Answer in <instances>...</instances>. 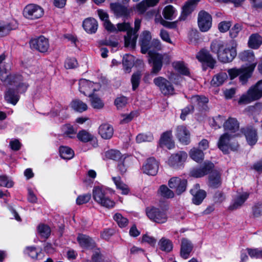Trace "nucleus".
I'll use <instances>...</instances> for the list:
<instances>
[{"label": "nucleus", "instance_id": "nucleus-61", "mask_svg": "<svg viewBox=\"0 0 262 262\" xmlns=\"http://www.w3.org/2000/svg\"><path fill=\"white\" fill-rule=\"evenodd\" d=\"M243 26L241 24H236L230 30V36L231 38H235L238 36L239 32L242 30Z\"/></svg>", "mask_w": 262, "mask_h": 262}, {"label": "nucleus", "instance_id": "nucleus-7", "mask_svg": "<svg viewBox=\"0 0 262 262\" xmlns=\"http://www.w3.org/2000/svg\"><path fill=\"white\" fill-rule=\"evenodd\" d=\"M153 82L164 95H173L174 93L172 84L166 78L159 76L155 78Z\"/></svg>", "mask_w": 262, "mask_h": 262}, {"label": "nucleus", "instance_id": "nucleus-3", "mask_svg": "<svg viewBox=\"0 0 262 262\" xmlns=\"http://www.w3.org/2000/svg\"><path fill=\"white\" fill-rule=\"evenodd\" d=\"M108 189L102 186H94L92 191L94 200L99 205L106 208H112L115 202L107 195Z\"/></svg>", "mask_w": 262, "mask_h": 262}, {"label": "nucleus", "instance_id": "nucleus-9", "mask_svg": "<svg viewBox=\"0 0 262 262\" xmlns=\"http://www.w3.org/2000/svg\"><path fill=\"white\" fill-rule=\"evenodd\" d=\"M198 26L202 32L208 31L212 25V17L205 11L202 10L198 14Z\"/></svg>", "mask_w": 262, "mask_h": 262}, {"label": "nucleus", "instance_id": "nucleus-59", "mask_svg": "<svg viewBox=\"0 0 262 262\" xmlns=\"http://www.w3.org/2000/svg\"><path fill=\"white\" fill-rule=\"evenodd\" d=\"M0 185L1 186L10 188L13 186V182L9 177L5 175L0 176Z\"/></svg>", "mask_w": 262, "mask_h": 262}, {"label": "nucleus", "instance_id": "nucleus-62", "mask_svg": "<svg viewBox=\"0 0 262 262\" xmlns=\"http://www.w3.org/2000/svg\"><path fill=\"white\" fill-rule=\"evenodd\" d=\"M91 198V194L90 193L83 194L79 195L76 199L77 205H82L89 202Z\"/></svg>", "mask_w": 262, "mask_h": 262}, {"label": "nucleus", "instance_id": "nucleus-32", "mask_svg": "<svg viewBox=\"0 0 262 262\" xmlns=\"http://www.w3.org/2000/svg\"><path fill=\"white\" fill-rule=\"evenodd\" d=\"M198 0H189L183 7L182 19H184L185 17L190 14L195 8Z\"/></svg>", "mask_w": 262, "mask_h": 262}, {"label": "nucleus", "instance_id": "nucleus-56", "mask_svg": "<svg viewBox=\"0 0 262 262\" xmlns=\"http://www.w3.org/2000/svg\"><path fill=\"white\" fill-rule=\"evenodd\" d=\"M11 76L9 73V70L6 69H3L2 66H0V79L5 83H10V79Z\"/></svg>", "mask_w": 262, "mask_h": 262}, {"label": "nucleus", "instance_id": "nucleus-44", "mask_svg": "<svg viewBox=\"0 0 262 262\" xmlns=\"http://www.w3.org/2000/svg\"><path fill=\"white\" fill-rule=\"evenodd\" d=\"M238 57L240 58V59L244 61H248L249 62H252L251 64L255 62H254L255 57L254 53L252 51H244L239 54Z\"/></svg>", "mask_w": 262, "mask_h": 262}, {"label": "nucleus", "instance_id": "nucleus-54", "mask_svg": "<svg viewBox=\"0 0 262 262\" xmlns=\"http://www.w3.org/2000/svg\"><path fill=\"white\" fill-rule=\"evenodd\" d=\"M114 219L121 228L125 227L128 224L127 219L119 213H116L114 215Z\"/></svg>", "mask_w": 262, "mask_h": 262}, {"label": "nucleus", "instance_id": "nucleus-15", "mask_svg": "<svg viewBox=\"0 0 262 262\" xmlns=\"http://www.w3.org/2000/svg\"><path fill=\"white\" fill-rule=\"evenodd\" d=\"M159 166V162L154 158H150L142 166L143 171L148 175L156 176L158 171Z\"/></svg>", "mask_w": 262, "mask_h": 262}, {"label": "nucleus", "instance_id": "nucleus-38", "mask_svg": "<svg viewBox=\"0 0 262 262\" xmlns=\"http://www.w3.org/2000/svg\"><path fill=\"white\" fill-rule=\"evenodd\" d=\"M71 107L78 112H83L88 109V105L86 103L79 99H74L71 103Z\"/></svg>", "mask_w": 262, "mask_h": 262}, {"label": "nucleus", "instance_id": "nucleus-20", "mask_svg": "<svg viewBox=\"0 0 262 262\" xmlns=\"http://www.w3.org/2000/svg\"><path fill=\"white\" fill-rule=\"evenodd\" d=\"M196 57L200 62L206 63L211 69L214 68L216 61L207 51H201L198 53Z\"/></svg>", "mask_w": 262, "mask_h": 262}, {"label": "nucleus", "instance_id": "nucleus-33", "mask_svg": "<svg viewBox=\"0 0 262 262\" xmlns=\"http://www.w3.org/2000/svg\"><path fill=\"white\" fill-rule=\"evenodd\" d=\"M248 44L250 48L256 49L262 44V37L257 33L253 34L249 37Z\"/></svg>", "mask_w": 262, "mask_h": 262}, {"label": "nucleus", "instance_id": "nucleus-31", "mask_svg": "<svg viewBox=\"0 0 262 262\" xmlns=\"http://www.w3.org/2000/svg\"><path fill=\"white\" fill-rule=\"evenodd\" d=\"M245 135L248 144L250 145L255 144L257 141V133L255 129L248 127L245 130Z\"/></svg>", "mask_w": 262, "mask_h": 262}, {"label": "nucleus", "instance_id": "nucleus-14", "mask_svg": "<svg viewBox=\"0 0 262 262\" xmlns=\"http://www.w3.org/2000/svg\"><path fill=\"white\" fill-rule=\"evenodd\" d=\"M187 181L179 177H173L168 181V186L172 189H176V193L180 195L185 191Z\"/></svg>", "mask_w": 262, "mask_h": 262}, {"label": "nucleus", "instance_id": "nucleus-26", "mask_svg": "<svg viewBox=\"0 0 262 262\" xmlns=\"http://www.w3.org/2000/svg\"><path fill=\"white\" fill-rule=\"evenodd\" d=\"M83 27L88 33H94L97 30L98 23L94 18H87L83 22Z\"/></svg>", "mask_w": 262, "mask_h": 262}, {"label": "nucleus", "instance_id": "nucleus-51", "mask_svg": "<svg viewBox=\"0 0 262 262\" xmlns=\"http://www.w3.org/2000/svg\"><path fill=\"white\" fill-rule=\"evenodd\" d=\"M90 97L91 98V104L94 108L101 109L103 108L104 106V103L100 98L95 95L94 94H93L91 97Z\"/></svg>", "mask_w": 262, "mask_h": 262}, {"label": "nucleus", "instance_id": "nucleus-36", "mask_svg": "<svg viewBox=\"0 0 262 262\" xmlns=\"http://www.w3.org/2000/svg\"><path fill=\"white\" fill-rule=\"evenodd\" d=\"M112 180L117 188L122 191V194L126 195L129 193V189L128 186L123 183L120 177H114Z\"/></svg>", "mask_w": 262, "mask_h": 262}, {"label": "nucleus", "instance_id": "nucleus-30", "mask_svg": "<svg viewBox=\"0 0 262 262\" xmlns=\"http://www.w3.org/2000/svg\"><path fill=\"white\" fill-rule=\"evenodd\" d=\"M249 193L246 192L238 195L234 200L232 205L229 207L231 210L237 209L241 207L248 198Z\"/></svg>", "mask_w": 262, "mask_h": 262}, {"label": "nucleus", "instance_id": "nucleus-27", "mask_svg": "<svg viewBox=\"0 0 262 262\" xmlns=\"http://www.w3.org/2000/svg\"><path fill=\"white\" fill-rule=\"evenodd\" d=\"M192 245L189 240L186 238H183L182 239L181 248V256L184 259L188 258L189 254L192 251Z\"/></svg>", "mask_w": 262, "mask_h": 262}, {"label": "nucleus", "instance_id": "nucleus-43", "mask_svg": "<svg viewBox=\"0 0 262 262\" xmlns=\"http://www.w3.org/2000/svg\"><path fill=\"white\" fill-rule=\"evenodd\" d=\"M5 98L8 103L15 105L19 100V96L14 90H9L5 94Z\"/></svg>", "mask_w": 262, "mask_h": 262}, {"label": "nucleus", "instance_id": "nucleus-2", "mask_svg": "<svg viewBox=\"0 0 262 262\" xmlns=\"http://www.w3.org/2000/svg\"><path fill=\"white\" fill-rule=\"evenodd\" d=\"M210 49L212 52L217 54L219 60L225 63L232 61L237 54L235 47L233 45L225 47L224 42L219 39L211 42Z\"/></svg>", "mask_w": 262, "mask_h": 262}, {"label": "nucleus", "instance_id": "nucleus-19", "mask_svg": "<svg viewBox=\"0 0 262 262\" xmlns=\"http://www.w3.org/2000/svg\"><path fill=\"white\" fill-rule=\"evenodd\" d=\"M235 136V135L229 134L228 133L222 135L220 137L217 143L220 149L224 153H227L230 148V139Z\"/></svg>", "mask_w": 262, "mask_h": 262}, {"label": "nucleus", "instance_id": "nucleus-55", "mask_svg": "<svg viewBox=\"0 0 262 262\" xmlns=\"http://www.w3.org/2000/svg\"><path fill=\"white\" fill-rule=\"evenodd\" d=\"M154 139L151 134H139L136 137V141L138 143L143 142H151Z\"/></svg>", "mask_w": 262, "mask_h": 262}, {"label": "nucleus", "instance_id": "nucleus-42", "mask_svg": "<svg viewBox=\"0 0 262 262\" xmlns=\"http://www.w3.org/2000/svg\"><path fill=\"white\" fill-rule=\"evenodd\" d=\"M59 151L60 157L64 159L70 160L74 156V151L68 146H60Z\"/></svg>", "mask_w": 262, "mask_h": 262}, {"label": "nucleus", "instance_id": "nucleus-4", "mask_svg": "<svg viewBox=\"0 0 262 262\" xmlns=\"http://www.w3.org/2000/svg\"><path fill=\"white\" fill-rule=\"evenodd\" d=\"M262 97V80L251 87L246 94L243 95L238 100L239 104H248Z\"/></svg>", "mask_w": 262, "mask_h": 262}, {"label": "nucleus", "instance_id": "nucleus-5", "mask_svg": "<svg viewBox=\"0 0 262 262\" xmlns=\"http://www.w3.org/2000/svg\"><path fill=\"white\" fill-rule=\"evenodd\" d=\"M257 62L250 64L249 66L241 69H231L228 71L231 79H234L238 75H240L239 79L243 83H245L247 80L251 76Z\"/></svg>", "mask_w": 262, "mask_h": 262}, {"label": "nucleus", "instance_id": "nucleus-16", "mask_svg": "<svg viewBox=\"0 0 262 262\" xmlns=\"http://www.w3.org/2000/svg\"><path fill=\"white\" fill-rule=\"evenodd\" d=\"M213 167L214 165L212 163L205 162L202 166L199 168H193L190 171V174L192 177L201 178L207 174Z\"/></svg>", "mask_w": 262, "mask_h": 262}, {"label": "nucleus", "instance_id": "nucleus-41", "mask_svg": "<svg viewBox=\"0 0 262 262\" xmlns=\"http://www.w3.org/2000/svg\"><path fill=\"white\" fill-rule=\"evenodd\" d=\"M189 154L190 158L196 162H201L204 159V155L203 151L198 148L191 149Z\"/></svg>", "mask_w": 262, "mask_h": 262}, {"label": "nucleus", "instance_id": "nucleus-45", "mask_svg": "<svg viewBox=\"0 0 262 262\" xmlns=\"http://www.w3.org/2000/svg\"><path fill=\"white\" fill-rule=\"evenodd\" d=\"M105 156L106 158L109 159L118 161L120 160H122V158L124 157L119 150L115 149H111L106 151Z\"/></svg>", "mask_w": 262, "mask_h": 262}, {"label": "nucleus", "instance_id": "nucleus-17", "mask_svg": "<svg viewBox=\"0 0 262 262\" xmlns=\"http://www.w3.org/2000/svg\"><path fill=\"white\" fill-rule=\"evenodd\" d=\"M176 136L182 143L187 145L190 143V134L186 126H178L176 128Z\"/></svg>", "mask_w": 262, "mask_h": 262}, {"label": "nucleus", "instance_id": "nucleus-11", "mask_svg": "<svg viewBox=\"0 0 262 262\" xmlns=\"http://www.w3.org/2000/svg\"><path fill=\"white\" fill-rule=\"evenodd\" d=\"M30 45L31 48L41 53L47 52L49 48V43L48 39L42 36L32 39L30 41Z\"/></svg>", "mask_w": 262, "mask_h": 262}, {"label": "nucleus", "instance_id": "nucleus-12", "mask_svg": "<svg viewBox=\"0 0 262 262\" xmlns=\"http://www.w3.org/2000/svg\"><path fill=\"white\" fill-rule=\"evenodd\" d=\"M187 158V153L183 151L172 154L168 159V165L174 168H181L186 160Z\"/></svg>", "mask_w": 262, "mask_h": 262}, {"label": "nucleus", "instance_id": "nucleus-6", "mask_svg": "<svg viewBox=\"0 0 262 262\" xmlns=\"http://www.w3.org/2000/svg\"><path fill=\"white\" fill-rule=\"evenodd\" d=\"M146 214L150 220L157 223H164L167 220L166 211L162 208H147Z\"/></svg>", "mask_w": 262, "mask_h": 262}, {"label": "nucleus", "instance_id": "nucleus-23", "mask_svg": "<svg viewBox=\"0 0 262 262\" xmlns=\"http://www.w3.org/2000/svg\"><path fill=\"white\" fill-rule=\"evenodd\" d=\"M98 133L102 138L104 139H110L113 135L114 128L110 124L104 123L99 126Z\"/></svg>", "mask_w": 262, "mask_h": 262}, {"label": "nucleus", "instance_id": "nucleus-40", "mask_svg": "<svg viewBox=\"0 0 262 262\" xmlns=\"http://www.w3.org/2000/svg\"><path fill=\"white\" fill-rule=\"evenodd\" d=\"M173 68L181 74L188 75L189 71L183 61H177L172 63Z\"/></svg>", "mask_w": 262, "mask_h": 262}, {"label": "nucleus", "instance_id": "nucleus-50", "mask_svg": "<svg viewBox=\"0 0 262 262\" xmlns=\"http://www.w3.org/2000/svg\"><path fill=\"white\" fill-rule=\"evenodd\" d=\"M175 9L171 5L165 7L163 10V14L165 18L172 20L174 17Z\"/></svg>", "mask_w": 262, "mask_h": 262}, {"label": "nucleus", "instance_id": "nucleus-60", "mask_svg": "<svg viewBox=\"0 0 262 262\" xmlns=\"http://www.w3.org/2000/svg\"><path fill=\"white\" fill-rule=\"evenodd\" d=\"M141 76V73L139 72H137L132 75L131 82L133 90H135L138 87L140 83Z\"/></svg>", "mask_w": 262, "mask_h": 262}, {"label": "nucleus", "instance_id": "nucleus-47", "mask_svg": "<svg viewBox=\"0 0 262 262\" xmlns=\"http://www.w3.org/2000/svg\"><path fill=\"white\" fill-rule=\"evenodd\" d=\"M128 158L125 156L122 158V160L118 161L117 168L121 174H123L126 172L128 167Z\"/></svg>", "mask_w": 262, "mask_h": 262}, {"label": "nucleus", "instance_id": "nucleus-58", "mask_svg": "<svg viewBox=\"0 0 262 262\" xmlns=\"http://www.w3.org/2000/svg\"><path fill=\"white\" fill-rule=\"evenodd\" d=\"M133 57L126 55L124 56L122 60L123 64L126 71L129 70L133 66Z\"/></svg>", "mask_w": 262, "mask_h": 262}, {"label": "nucleus", "instance_id": "nucleus-64", "mask_svg": "<svg viewBox=\"0 0 262 262\" xmlns=\"http://www.w3.org/2000/svg\"><path fill=\"white\" fill-rule=\"evenodd\" d=\"M127 103V99L124 96L117 98L115 100V104L118 109H121L124 107Z\"/></svg>", "mask_w": 262, "mask_h": 262}, {"label": "nucleus", "instance_id": "nucleus-34", "mask_svg": "<svg viewBox=\"0 0 262 262\" xmlns=\"http://www.w3.org/2000/svg\"><path fill=\"white\" fill-rule=\"evenodd\" d=\"M159 0H143L136 7L137 10L141 13H144L148 7L155 6Z\"/></svg>", "mask_w": 262, "mask_h": 262}, {"label": "nucleus", "instance_id": "nucleus-24", "mask_svg": "<svg viewBox=\"0 0 262 262\" xmlns=\"http://www.w3.org/2000/svg\"><path fill=\"white\" fill-rule=\"evenodd\" d=\"M77 241L81 247L84 249H92L95 246L94 241L84 234H79L77 237Z\"/></svg>", "mask_w": 262, "mask_h": 262}, {"label": "nucleus", "instance_id": "nucleus-8", "mask_svg": "<svg viewBox=\"0 0 262 262\" xmlns=\"http://www.w3.org/2000/svg\"><path fill=\"white\" fill-rule=\"evenodd\" d=\"M100 85L98 83H93L85 79H81L79 81V90L85 96L91 97L95 91H98Z\"/></svg>", "mask_w": 262, "mask_h": 262}, {"label": "nucleus", "instance_id": "nucleus-29", "mask_svg": "<svg viewBox=\"0 0 262 262\" xmlns=\"http://www.w3.org/2000/svg\"><path fill=\"white\" fill-rule=\"evenodd\" d=\"M110 8L114 14L118 17L126 16L128 15V11L127 8L119 4H111Z\"/></svg>", "mask_w": 262, "mask_h": 262}, {"label": "nucleus", "instance_id": "nucleus-21", "mask_svg": "<svg viewBox=\"0 0 262 262\" xmlns=\"http://www.w3.org/2000/svg\"><path fill=\"white\" fill-rule=\"evenodd\" d=\"M151 39L150 33L148 31H143L140 37V44L142 53H146L150 48V42Z\"/></svg>", "mask_w": 262, "mask_h": 262}, {"label": "nucleus", "instance_id": "nucleus-22", "mask_svg": "<svg viewBox=\"0 0 262 262\" xmlns=\"http://www.w3.org/2000/svg\"><path fill=\"white\" fill-rule=\"evenodd\" d=\"M160 145L161 147L165 146L170 149L174 147V143L172 139V132L171 130L164 133L160 140Z\"/></svg>", "mask_w": 262, "mask_h": 262}, {"label": "nucleus", "instance_id": "nucleus-52", "mask_svg": "<svg viewBox=\"0 0 262 262\" xmlns=\"http://www.w3.org/2000/svg\"><path fill=\"white\" fill-rule=\"evenodd\" d=\"M138 113L137 112H132L128 114H122L121 115V124H126L131 121L135 117H137Z\"/></svg>", "mask_w": 262, "mask_h": 262}, {"label": "nucleus", "instance_id": "nucleus-28", "mask_svg": "<svg viewBox=\"0 0 262 262\" xmlns=\"http://www.w3.org/2000/svg\"><path fill=\"white\" fill-rule=\"evenodd\" d=\"M225 130L229 132L231 134L238 130L239 124L237 120L233 118H229L224 123Z\"/></svg>", "mask_w": 262, "mask_h": 262}, {"label": "nucleus", "instance_id": "nucleus-18", "mask_svg": "<svg viewBox=\"0 0 262 262\" xmlns=\"http://www.w3.org/2000/svg\"><path fill=\"white\" fill-rule=\"evenodd\" d=\"M190 193L193 195L192 202L195 205H200L206 196V192L200 189V185L195 184L191 189Z\"/></svg>", "mask_w": 262, "mask_h": 262}, {"label": "nucleus", "instance_id": "nucleus-39", "mask_svg": "<svg viewBox=\"0 0 262 262\" xmlns=\"http://www.w3.org/2000/svg\"><path fill=\"white\" fill-rule=\"evenodd\" d=\"M158 246L160 249L166 252L171 251L173 248L172 242L169 239L165 237H162L159 241Z\"/></svg>", "mask_w": 262, "mask_h": 262}, {"label": "nucleus", "instance_id": "nucleus-37", "mask_svg": "<svg viewBox=\"0 0 262 262\" xmlns=\"http://www.w3.org/2000/svg\"><path fill=\"white\" fill-rule=\"evenodd\" d=\"M228 78V75L225 72H221L215 75L211 80V84L215 86L222 85Z\"/></svg>", "mask_w": 262, "mask_h": 262}, {"label": "nucleus", "instance_id": "nucleus-13", "mask_svg": "<svg viewBox=\"0 0 262 262\" xmlns=\"http://www.w3.org/2000/svg\"><path fill=\"white\" fill-rule=\"evenodd\" d=\"M148 54L150 56L149 62L152 63L151 73L157 75L162 69L163 57L161 54L151 51H149Z\"/></svg>", "mask_w": 262, "mask_h": 262}, {"label": "nucleus", "instance_id": "nucleus-57", "mask_svg": "<svg viewBox=\"0 0 262 262\" xmlns=\"http://www.w3.org/2000/svg\"><path fill=\"white\" fill-rule=\"evenodd\" d=\"M38 232L41 236L47 238L50 235L51 230L48 226L40 225L38 227Z\"/></svg>", "mask_w": 262, "mask_h": 262}, {"label": "nucleus", "instance_id": "nucleus-53", "mask_svg": "<svg viewBox=\"0 0 262 262\" xmlns=\"http://www.w3.org/2000/svg\"><path fill=\"white\" fill-rule=\"evenodd\" d=\"M97 13L100 19L103 21L105 29L108 31V28L106 27L108 23H112L108 19V14L106 11L101 9L97 10Z\"/></svg>", "mask_w": 262, "mask_h": 262}, {"label": "nucleus", "instance_id": "nucleus-25", "mask_svg": "<svg viewBox=\"0 0 262 262\" xmlns=\"http://www.w3.org/2000/svg\"><path fill=\"white\" fill-rule=\"evenodd\" d=\"M209 186L212 188H217L222 184L221 173L216 170L212 171L208 178Z\"/></svg>", "mask_w": 262, "mask_h": 262}, {"label": "nucleus", "instance_id": "nucleus-10", "mask_svg": "<svg viewBox=\"0 0 262 262\" xmlns=\"http://www.w3.org/2000/svg\"><path fill=\"white\" fill-rule=\"evenodd\" d=\"M43 14V9L38 5L30 4L24 9V15L30 19H35L41 17Z\"/></svg>", "mask_w": 262, "mask_h": 262}, {"label": "nucleus", "instance_id": "nucleus-63", "mask_svg": "<svg viewBox=\"0 0 262 262\" xmlns=\"http://www.w3.org/2000/svg\"><path fill=\"white\" fill-rule=\"evenodd\" d=\"M26 252L33 259H36L41 254L40 251L37 250L35 248L30 247L27 248Z\"/></svg>", "mask_w": 262, "mask_h": 262}, {"label": "nucleus", "instance_id": "nucleus-48", "mask_svg": "<svg viewBox=\"0 0 262 262\" xmlns=\"http://www.w3.org/2000/svg\"><path fill=\"white\" fill-rule=\"evenodd\" d=\"M79 140L83 142H88L93 140V136L85 130L80 131L77 134Z\"/></svg>", "mask_w": 262, "mask_h": 262}, {"label": "nucleus", "instance_id": "nucleus-49", "mask_svg": "<svg viewBox=\"0 0 262 262\" xmlns=\"http://www.w3.org/2000/svg\"><path fill=\"white\" fill-rule=\"evenodd\" d=\"M62 132L64 136L73 138L76 135V130L70 124H66L62 128Z\"/></svg>", "mask_w": 262, "mask_h": 262}, {"label": "nucleus", "instance_id": "nucleus-1", "mask_svg": "<svg viewBox=\"0 0 262 262\" xmlns=\"http://www.w3.org/2000/svg\"><path fill=\"white\" fill-rule=\"evenodd\" d=\"M141 22V21L140 19H136L134 30L131 27L130 24L125 21L118 23L116 26H115L112 23H108L106 27L108 28V31L110 32L118 33L119 32L126 31V35L124 36L125 46L133 49L136 46L138 37L137 33L140 29Z\"/></svg>", "mask_w": 262, "mask_h": 262}, {"label": "nucleus", "instance_id": "nucleus-35", "mask_svg": "<svg viewBox=\"0 0 262 262\" xmlns=\"http://www.w3.org/2000/svg\"><path fill=\"white\" fill-rule=\"evenodd\" d=\"M16 27V25L14 24V21L7 23L0 20V36L7 35L11 30L15 29Z\"/></svg>", "mask_w": 262, "mask_h": 262}, {"label": "nucleus", "instance_id": "nucleus-46", "mask_svg": "<svg viewBox=\"0 0 262 262\" xmlns=\"http://www.w3.org/2000/svg\"><path fill=\"white\" fill-rule=\"evenodd\" d=\"M159 194L162 197L165 198H172L174 196L173 192L169 189L166 185H161L159 190Z\"/></svg>", "mask_w": 262, "mask_h": 262}]
</instances>
